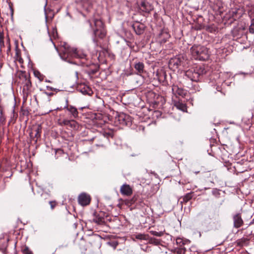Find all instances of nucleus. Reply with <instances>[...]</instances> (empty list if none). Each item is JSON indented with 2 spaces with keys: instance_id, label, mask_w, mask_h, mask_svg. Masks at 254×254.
Listing matches in <instances>:
<instances>
[{
  "instance_id": "nucleus-1",
  "label": "nucleus",
  "mask_w": 254,
  "mask_h": 254,
  "mask_svg": "<svg viewBox=\"0 0 254 254\" xmlns=\"http://www.w3.org/2000/svg\"><path fill=\"white\" fill-rule=\"evenodd\" d=\"M206 73L203 65L196 66L186 71L185 75L191 81L198 82Z\"/></svg>"
},
{
  "instance_id": "nucleus-2",
  "label": "nucleus",
  "mask_w": 254,
  "mask_h": 254,
  "mask_svg": "<svg viewBox=\"0 0 254 254\" xmlns=\"http://www.w3.org/2000/svg\"><path fill=\"white\" fill-rule=\"evenodd\" d=\"M190 51L195 60L204 61L208 59L209 57L208 49L202 46L194 45L190 48Z\"/></svg>"
},
{
  "instance_id": "nucleus-3",
  "label": "nucleus",
  "mask_w": 254,
  "mask_h": 254,
  "mask_svg": "<svg viewBox=\"0 0 254 254\" xmlns=\"http://www.w3.org/2000/svg\"><path fill=\"white\" fill-rule=\"evenodd\" d=\"M62 48L61 51L64 57H71L81 59H84L86 57V55L82 51L77 50V49L71 48L66 44H64L63 48Z\"/></svg>"
},
{
  "instance_id": "nucleus-4",
  "label": "nucleus",
  "mask_w": 254,
  "mask_h": 254,
  "mask_svg": "<svg viewBox=\"0 0 254 254\" xmlns=\"http://www.w3.org/2000/svg\"><path fill=\"white\" fill-rule=\"evenodd\" d=\"M95 28L93 29L95 36L103 38L105 36L106 32L103 27V22L100 19H95L94 20Z\"/></svg>"
},
{
  "instance_id": "nucleus-5",
  "label": "nucleus",
  "mask_w": 254,
  "mask_h": 254,
  "mask_svg": "<svg viewBox=\"0 0 254 254\" xmlns=\"http://www.w3.org/2000/svg\"><path fill=\"white\" fill-rule=\"evenodd\" d=\"M23 85V98L24 101H25L28 95L31 93V88L32 87V83L30 79L25 81L24 82H22Z\"/></svg>"
},
{
  "instance_id": "nucleus-6",
  "label": "nucleus",
  "mask_w": 254,
  "mask_h": 254,
  "mask_svg": "<svg viewBox=\"0 0 254 254\" xmlns=\"http://www.w3.org/2000/svg\"><path fill=\"white\" fill-rule=\"evenodd\" d=\"M90 196L85 193L80 194L78 197L79 203L82 206L88 205L90 203Z\"/></svg>"
},
{
  "instance_id": "nucleus-7",
  "label": "nucleus",
  "mask_w": 254,
  "mask_h": 254,
  "mask_svg": "<svg viewBox=\"0 0 254 254\" xmlns=\"http://www.w3.org/2000/svg\"><path fill=\"white\" fill-rule=\"evenodd\" d=\"M233 219L234 227L236 228H239L244 224V222L240 213L234 214L233 216Z\"/></svg>"
},
{
  "instance_id": "nucleus-8",
  "label": "nucleus",
  "mask_w": 254,
  "mask_h": 254,
  "mask_svg": "<svg viewBox=\"0 0 254 254\" xmlns=\"http://www.w3.org/2000/svg\"><path fill=\"white\" fill-rule=\"evenodd\" d=\"M120 192L122 195L130 196L132 193V189L129 185L126 184L121 187Z\"/></svg>"
},
{
  "instance_id": "nucleus-9",
  "label": "nucleus",
  "mask_w": 254,
  "mask_h": 254,
  "mask_svg": "<svg viewBox=\"0 0 254 254\" xmlns=\"http://www.w3.org/2000/svg\"><path fill=\"white\" fill-rule=\"evenodd\" d=\"M134 67L136 71V74L141 75L145 72L144 64L142 62H138L135 63Z\"/></svg>"
},
{
  "instance_id": "nucleus-10",
  "label": "nucleus",
  "mask_w": 254,
  "mask_h": 254,
  "mask_svg": "<svg viewBox=\"0 0 254 254\" xmlns=\"http://www.w3.org/2000/svg\"><path fill=\"white\" fill-rule=\"evenodd\" d=\"M182 63L183 60L181 57H175L170 60L169 64L177 68L182 65Z\"/></svg>"
},
{
  "instance_id": "nucleus-11",
  "label": "nucleus",
  "mask_w": 254,
  "mask_h": 254,
  "mask_svg": "<svg viewBox=\"0 0 254 254\" xmlns=\"http://www.w3.org/2000/svg\"><path fill=\"white\" fill-rule=\"evenodd\" d=\"M42 131V128L41 126L38 125L35 127H34L32 130V131L30 133L31 136L34 135V137L37 139L39 138L41 136V133Z\"/></svg>"
},
{
  "instance_id": "nucleus-12",
  "label": "nucleus",
  "mask_w": 254,
  "mask_h": 254,
  "mask_svg": "<svg viewBox=\"0 0 254 254\" xmlns=\"http://www.w3.org/2000/svg\"><path fill=\"white\" fill-rule=\"evenodd\" d=\"M134 31L137 35H141L143 33L144 30V26L143 24L137 23L132 25Z\"/></svg>"
},
{
  "instance_id": "nucleus-13",
  "label": "nucleus",
  "mask_w": 254,
  "mask_h": 254,
  "mask_svg": "<svg viewBox=\"0 0 254 254\" xmlns=\"http://www.w3.org/2000/svg\"><path fill=\"white\" fill-rule=\"evenodd\" d=\"M172 91L174 94L183 97L186 94V92L183 89L179 88L177 85L172 86Z\"/></svg>"
},
{
  "instance_id": "nucleus-14",
  "label": "nucleus",
  "mask_w": 254,
  "mask_h": 254,
  "mask_svg": "<svg viewBox=\"0 0 254 254\" xmlns=\"http://www.w3.org/2000/svg\"><path fill=\"white\" fill-rule=\"evenodd\" d=\"M64 108H66V110L69 112L70 113L72 116L74 118H76L77 117H78V112L77 111V109L75 107H74L71 105H69V106L67 105L66 107H64Z\"/></svg>"
},
{
  "instance_id": "nucleus-15",
  "label": "nucleus",
  "mask_w": 254,
  "mask_h": 254,
  "mask_svg": "<svg viewBox=\"0 0 254 254\" xmlns=\"http://www.w3.org/2000/svg\"><path fill=\"white\" fill-rule=\"evenodd\" d=\"M93 221L98 225L103 224L105 222L104 218L102 216H100L96 212L94 213V218L93 219Z\"/></svg>"
},
{
  "instance_id": "nucleus-16",
  "label": "nucleus",
  "mask_w": 254,
  "mask_h": 254,
  "mask_svg": "<svg viewBox=\"0 0 254 254\" xmlns=\"http://www.w3.org/2000/svg\"><path fill=\"white\" fill-rule=\"evenodd\" d=\"M17 75L20 80L24 79V82L30 79L29 74L26 73L25 71H18L17 73Z\"/></svg>"
},
{
  "instance_id": "nucleus-17",
  "label": "nucleus",
  "mask_w": 254,
  "mask_h": 254,
  "mask_svg": "<svg viewBox=\"0 0 254 254\" xmlns=\"http://www.w3.org/2000/svg\"><path fill=\"white\" fill-rule=\"evenodd\" d=\"M175 105L177 109H178L184 112L187 110L186 105L182 102H176L175 103Z\"/></svg>"
},
{
  "instance_id": "nucleus-18",
  "label": "nucleus",
  "mask_w": 254,
  "mask_h": 254,
  "mask_svg": "<svg viewBox=\"0 0 254 254\" xmlns=\"http://www.w3.org/2000/svg\"><path fill=\"white\" fill-rule=\"evenodd\" d=\"M5 46L4 42V35L3 33L0 32V53H2L3 48H4Z\"/></svg>"
},
{
  "instance_id": "nucleus-19",
  "label": "nucleus",
  "mask_w": 254,
  "mask_h": 254,
  "mask_svg": "<svg viewBox=\"0 0 254 254\" xmlns=\"http://www.w3.org/2000/svg\"><path fill=\"white\" fill-rule=\"evenodd\" d=\"M141 6L142 8V10L145 12H149L151 10L150 6L145 2H142L141 3Z\"/></svg>"
},
{
  "instance_id": "nucleus-20",
  "label": "nucleus",
  "mask_w": 254,
  "mask_h": 254,
  "mask_svg": "<svg viewBox=\"0 0 254 254\" xmlns=\"http://www.w3.org/2000/svg\"><path fill=\"white\" fill-rule=\"evenodd\" d=\"M67 126L76 129L78 127V124L74 120H70Z\"/></svg>"
},
{
  "instance_id": "nucleus-21",
  "label": "nucleus",
  "mask_w": 254,
  "mask_h": 254,
  "mask_svg": "<svg viewBox=\"0 0 254 254\" xmlns=\"http://www.w3.org/2000/svg\"><path fill=\"white\" fill-rule=\"evenodd\" d=\"M192 197V193H188L183 197V201L184 202L187 203L191 199Z\"/></svg>"
},
{
  "instance_id": "nucleus-22",
  "label": "nucleus",
  "mask_w": 254,
  "mask_h": 254,
  "mask_svg": "<svg viewBox=\"0 0 254 254\" xmlns=\"http://www.w3.org/2000/svg\"><path fill=\"white\" fill-rule=\"evenodd\" d=\"M136 239L138 240H147V236L143 234H138L134 235Z\"/></svg>"
},
{
  "instance_id": "nucleus-23",
  "label": "nucleus",
  "mask_w": 254,
  "mask_h": 254,
  "mask_svg": "<svg viewBox=\"0 0 254 254\" xmlns=\"http://www.w3.org/2000/svg\"><path fill=\"white\" fill-rule=\"evenodd\" d=\"M6 46L7 47L6 50V53L7 55H10V52H11V47H10V39L9 38H7L6 42Z\"/></svg>"
},
{
  "instance_id": "nucleus-24",
  "label": "nucleus",
  "mask_w": 254,
  "mask_h": 254,
  "mask_svg": "<svg viewBox=\"0 0 254 254\" xmlns=\"http://www.w3.org/2000/svg\"><path fill=\"white\" fill-rule=\"evenodd\" d=\"M150 233L154 235V236H157V237H161L163 235H164V232H156V231H151L150 232Z\"/></svg>"
},
{
  "instance_id": "nucleus-25",
  "label": "nucleus",
  "mask_w": 254,
  "mask_h": 254,
  "mask_svg": "<svg viewBox=\"0 0 254 254\" xmlns=\"http://www.w3.org/2000/svg\"><path fill=\"white\" fill-rule=\"evenodd\" d=\"M249 32L251 33H254V19L251 20V24L249 27Z\"/></svg>"
},
{
  "instance_id": "nucleus-26",
  "label": "nucleus",
  "mask_w": 254,
  "mask_h": 254,
  "mask_svg": "<svg viewBox=\"0 0 254 254\" xmlns=\"http://www.w3.org/2000/svg\"><path fill=\"white\" fill-rule=\"evenodd\" d=\"M176 241L177 244L180 247H182V246H183L185 244L184 241L181 238H177L176 239Z\"/></svg>"
},
{
  "instance_id": "nucleus-27",
  "label": "nucleus",
  "mask_w": 254,
  "mask_h": 254,
  "mask_svg": "<svg viewBox=\"0 0 254 254\" xmlns=\"http://www.w3.org/2000/svg\"><path fill=\"white\" fill-rule=\"evenodd\" d=\"M15 57H17V60L19 62V63L23 64V60L21 57L20 54L17 51L16 52Z\"/></svg>"
},
{
  "instance_id": "nucleus-28",
  "label": "nucleus",
  "mask_w": 254,
  "mask_h": 254,
  "mask_svg": "<svg viewBox=\"0 0 254 254\" xmlns=\"http://www.w3.org/2000/svg\"><path fill=\"white\" fill-rule=\"evenodd\" d=\"M150 243L154 244L155 245H158L160 243L159 240L156 239L155 238H151L150 239Z\"/></svg>"
},
{
  "instance_id": "nucleus-29",
  "label": "nucleus",
  "mask_w": 254,
  "mask_h": 254,
  "mask_svg": "<svg viewBox=\"0 0 254 254\" xmlns=\"http://www.w3.org/2000/svg\"><path fill=\"white\" fill-rule=\"evenodd\" d=\"M5 123V118L3 115H0V125H4Z\"/></svg>"
},
{
  "instance_id": "nucleus-30",
  "label": "nucleus",
  "mask_w": 254,
  "mask_h": 254,
  "mask_svg": "<svg viewBox=\"0 0 254 254\" xmlns=\"http://www.w3.org/2000/svg\"><path fill=\"white\" fill-rule=\"evenodd\" d=\"M70 120H63L62 122H61L60 124L61 126H67L68 125V124L69 123Z\"/></svg>"
},
{
  "instance_id": "nucleus-31",
  "label": "nucleus",
  "mask_w": 254,
  "mask_h": 254,
  "mask_svg": "<svg viewBox=\"0 0 254 254\" xmlns=\"http://www.w3.org/2000/svg\"><path fill=\"white\" fill-rule=\"evenodd\" d=\"M49 203L52 209H53L57 205V202L55 201H51Z\"/></svg>"
},
{
  "instance_id": "nucleus-32",
  "label": "nucleus",
  "mask_w": 254,
  "mask_h": 254,
  "mask_svg": "<svg viewBox=\"0 0 254 254\" xmlns=\"http://www.w3.org/2000/svg\"><path fill=\"white\" fill-rule=\"evenodd\" d=\"M82 2L85 4H87L89 5L92 4V0H82Z\"/></svg>"
},
{
  "instance_id": "nucleus-33",
  "label": "nucleus",
  "mask_w": 254,
  "mask_h": 254,
  "mask_svg": "<svg viewBox=\"0 0 254 254\" xmlns=\"http://www.w3.org/2000/svg\"><path fill=\"white\" fill-rule=\"evenodd\" d=\"M23 252L25 254H33L32 252L30 251L28 248H25L23 250Z\"/></svg>"
},
{
  "instance_id": "nucleus-34",
  "label": "nucleus",
  "mask_w": 254,
  "mask_h": 254,
  "mask_svg": "<svg viewBox=\"0 0 254 254\" xmlns=\"http://www.w3.org/2000/svg\"><path fill=\"white\" fill-rule=\"evenodd\" d=\"M46 88H47V90H49V91L55 90V88H54L53 87H50V86H47Z\"/></svg>"
},
{
  "instance_id": "nucleus-35",
  "label": "nucleus",
  "mask_w": 254,
  "mask_h": 254,
  "mask_svg": "<svg viewBox=\"0 0 254 254\" xmlns=\"http://www.w3.org/2000/svg\"><path fill=\"white\" fill-rule=\"evenodd\" d=\"M44 93L45 94H46L47 95L49 96H53V93L52 92H50V93H48L47 92H45Z\"/></svg>"
},
{
  "instance_id": "nucleus-36",
  "label": "nucleus",
  "mask_w": 254,
  "mask_h": 254,
  "mask_svg": "<svg viewBox=\"0 0 254 254\" xmlns=\"http://www.w3.org/2000/svg\"><path fill=\"white\" fill-rule=\"evenodd\" d=\"M75 76H76V78H77V79H78V72L77 71H76L75 72Z\"/></svg>"
},
{
  "instance_id": "nucleus-37",
  "label": "nucleus",
  "mask_w": 254,
  "mask_h": 254,
  "mask_svg": "<svg viewBox=\"0 0 254 254\" xmlns=\"http://www.w3.org/2000/svg\"><path fill=\"white\" fill-rule=\"evenodd\" d=\"M10 8V10H11V15H13V9L12 8V7L11 6H9Z\"/></svg>"
},
{
  "instance_id": "nucleus-38",
  "label": "nucleus",
  "mask_w": 254,
  "mask_h": 254,
  "mask_svg": "<svg viewBox=\"0 0 254 254\" xmlns=\"http://www.w3.org/2000/svg\"><path fill=\"white\" fill-rule=\"evenodd\" d=\"M42 76L41 75H40V77H38L39 79L42 81L43 79V78L42 77Z\"/></svg>"
},
{
  "instance_id": "nucleus-39",
  "label": "nucleus",
  "mask_w": 254,
  "mask_h": 254,
  "mask_svg": "<svg viewBox=\"0 0 254 254\" xmlns=\"http://www.w3.org/2000/svg\"><path fill=\"white\" fill-rule=\"evenodd\" d=\"M182 250H183L184 252L185 253L186 251V248H184L181 249V251L182 252Z\"/></svg>"
},
{
  "instance_id": "nucleus-40",
  "label": "nucleus",
  "mask_w": 254,
  "mask_h": 254,
  "mask_svg": "<svg viewBox=\"0 0 254 254\" xmlns=\"http://www.w3.org/2000/svg\"><path fill=\"white\" fill-rule=\"evenodd\" d=\"M20 80L21 81V84H22V82H24V79H21Z\"/></svg>"
},
{
  "instance_id": "nucleus-41",
  "label": "nucleus",
  "mask_w": 254,
  "mask_h": 254,
  "mask_svg": "<svg viewBox=\"0 0 254 254\" xmlns=\"http://www.w3.org/2000/svg\"><path fill=\"white\" fill-rule=\"evenodd\" d=\"M0 115H2V110H0Z\"/></svg>"
},
{
  "instance_id": "nucleus-42",
  "label": "nucleus",
  "mask_w": 254,
  "mask_h": 254,
  "mask_svg": "<svg viewBox=\"0 0 254 254\" xmlns=\"http://www.w3.org/2000/svg\"><path fill=\"white\" fill-rule=\"evenodd\" d=\"M233 16H234V14H236V11H233Z\"/></svg>"
},
{
  "instance_id": "nucleus-43",
  "label": "nucleus",
  "mask_w": 254,
  "mask_h": 254,
  "mask_svg": "<svg viewBox=\"0 0 254 254\" xmlns=\"http://www.w3.org/2000/svg\"><path fill=\"white\" fill-rule=\"evenodd\" d=\"M81 92L83 93L84 94H85V93L86 92L85 90H84V91L81 90Z\"/></svg>"
},
{
  "instance_id": "nucleus-44",
  "label": "nucleus",
  "mask_w": 254,
  "mask_h": 254,
  "mask_svg": "<svg viewBox=\"0 0 254 254\" xmlns=\"http://www.w3.org/2000/svg\"><path fill=\"white\" fill-rule=\"evenodd\" d=\"M199 172V171H196V172H195V174H197V173H198Z\"/></svg>"
},
{
  "instance_id": "nucleus-45",
  "label": "nucleus",
  "mask_w": 254,
  "mask_h": 254,
  "mask_svg": "<svg viewBox=\"0 0 254 254\" xmlns=\"http://www.w3.org/2000/svg\"><path fill=\"white\" fill-rule=\"evenodd\" d=\"M39 75H41L39 73ZM38 77H40V75H38Z\"/></svg>"
},
{
  "instance_id": "nucleus-46",
  "label": "nucleus",
  "mask_w": 254,
  "mask_h": 254,
  "mask_svg": "<svg viewBox=\"0 0 254 254\" xmlns=\"http://www.w3.org/2000/svg\"><path fill=\"white\" fill-rule=\"evenodd\" d=\"M14 254H17V252H15Z\"/></svg>"
}]
</instances>
